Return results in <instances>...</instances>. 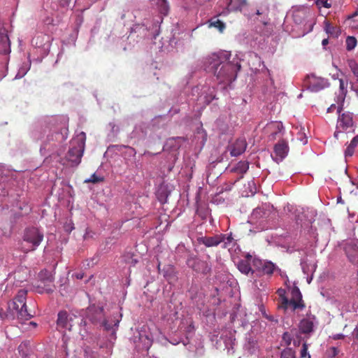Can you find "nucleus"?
Segmentation results:
<instances>
[{"instance_id": "obj_4", "label": "nucleus", "mask_w": 358, "mask_h": 358, "mask_svg": "<svg viewBox=\"0 0 358 358\" xmlns=\"http://www.w3.org/2000/svg\"><path fill=\"white\" fill-rule=\"evenodd\" d=\"M86 317L93 324H99L107 331L113 329V327L108 323V321L105 319V314L102 306H96L95 304L90 305L87 308Z\"/></svg>"}, {"instance_id": "obj_61", "label": "nucleus", "mask_w": 358, "mask_h": 358, "mask_svg": "<svg viewBox=\"0 0 358 358\" xmlns=\"http://www.w3.org/2000/svg\"><path fill=\"white\" fill-rule=\"evenodd\" d=\"M31 324H32V326L36 325V324H35V323H34L33 322H31Z\"/></svg>"}, {"instance_id": "obj_32", "label": "nucleus", "mask_w": 358, "mask_h": 358, "mask_svg": "<svg viewBox=\"0 0 358 358\" xmlns=\"http://www.w3.org/2000/svg\"><path fill=\"white\" fill-rule=\"evenodd\" d=\"M124 261L125 263L131 265V266H135L138 262V260L134 257V255L131 253H127L124 255Z\"/></svg>"}, {"instance_id": "obj_33", "label": "nucleus", "mask_w": 358, "mask_h": 358, "mask_svg": "<svg viewBox=\"0 0 358 358\" xmlns=\"http://www.w3.org/2000/svg\"><path fill=\"white\" fill-rule=\"evenodd\" d=\"M280 358H296L295 352L290 348H287L281 352Z\"/></svg>"}, {"instance_id": "obj_36", "label": "nucleus", "mask_w": 358, "mask_h": 358, "mask_svg": "<svg viewBox=\"0 0 358 358\" xmlns=\"http://www.w3.org/2000/svg\"><path fill=\"white\" fill-rule=\"evenodd\" d=\"M252 259V263H253L254 267L257 270L261 271V267H262L264 266V264H265L266 261H263V260L256 259V258H254Z\"/></svg>"}, {"instance_id": "obj_19", "label": "nucleus", "mask_w": 358, "mask_h": 358, "mask_svg": "<svg viewBox=\"0 0 358 358\" xmlns=\"http://www.w3.org/2000/svg\"><path fill=\"white\" fill-rule=\"evenodd\" d=\"M339 90L340 93L337 96V103H338V106L337 107V113H341L343 110V104L348 92L347 87L343 79L339 80Z\"/></svg>"}, {"instance_id": "obj_48", "label": "nucleus", "mask_w": 358, "mask_h": 358, "mask_svg": "<svg viewBox=\"0 0 358 358\" xmlns=\"http://www.w3.org/2000/svg\"><path fill=\"white\" fill-rule=\"evenodd\" d=\"M336 108L335 104H331L328 108H327V113H331L334 110V109Z\"/></svg>"}, {"instance_id": "obj_21", "label": "nucleus", "mask_w": 358, "mask_h": 358, "mask_svg": "<svg viewBox=\"0 0 358 358\" xmlns=\"http://www.w3.org/2000/svg\"><path fill=\"white\" fill-rule=\"evenodd\" d=\"M247 5V0H229L227 8L229 11H241Z\"/></svg>"}, {"instance_id": "obj_43", "label": "nucleus", "mask_w": 358, "mask_h": 358, "mask_svg": "<svg viewBox=\"0 0 358 358\" xmlns=\"http://www.w3.org/2000/svg\"><path fill=\"white\" fill-rule=\"evenodd\" d=\"M71 0H59V3L61 7L66 8L69 6Z\"/></svg>"}, {"instance_id": "obj_30", "label": "nucleus", "mask_w": 358, "mask_h": 358, "mask_svg": "<svg viewBox=\"0 0 358 358\" xmlns=\"http://www.w3.org/2000/svg\"><path fill=\"white\" fill-rule=\"evenodd\" d=\"M357 39L354 36H348L345 41L346 49L348 51L352 50L357 45Z\"/></svg>"}, {"instance_id": "obj_8", "label": "nucleus", "mask_w": 358, "mask_h": 358, "mask_svg": "<svg viewBox=\"0 0 358 358\" xmlns=\"http://www.w3.org/2000/svg\"><path fill=\"white\" fill-rule=\"evenodd\" d=\"M186 264L197 273H208L211 270L210 266L206 262L199 259L192 254L187 255Z\"/></svg>"}, {"instance_id": "obj_14", "label": "nucleus", "mask_w": 358, "mask_h": 358, "mask_svg": "<svg viewBox=\"0 0 358 358\" xmlns=\"http://www.w3.org/2000/svg\"><path fill=\"white\" fill-rule=\"evenodd\" d=\"M4 24L0 27V53L6 55L10 52V42Z\"/></svg>"}, {"instance_id": "obj_7", "label": "nucleus", "mask_w": 358, "mask_h": 358, "mask_svg": "<svg viewBox=\"0 0 358 358\" xmlns=\"http://www.w3.org/2000/svg\"><path fill=\"white\" fill-rule=\"evenodd\" d=\"M353 126L354 122L352 113L345 112L342 114H339L337 121L336 131L334 132V137L338 138L339 133L348 131V129H352Z\"/></svg>"}, {"instance_id": "obj_10", "label": "nucleus", "mask_w": 358, "mask_h": 358, "mask_svg": "<svg viewBox=\"0 0 358 358\" xmlns=\"http://www.w3.org/2000/svg\"><path fill=\"white\" fill-rule=\"evenodd\" d=\"M38 278L44 285L45 293L50 294L54 292L55 286L53 284L55 276L52 272L46 269L42 270L38 273Z\"/></svg>"}, {"instance_id": "obj_55", "label": "nucleus", "mask_w": 358, "mask_h": 358, "mask_svg": "<svg viewBox=\"0 0 358 358\" xmlns=\"http://www.w3.org/2000/svg\"><path fill=\"white\" fill-rule=\"evenodd\" d=\"M302 141H303V144H304V145H305V144H306V143H307V141H307V138H306V137H305V138H304V139H303V140H302Z\"/></svg>"}, {"instance_id": "obj_1", "label": "nucleus", "mask_w": 358, "mask_h": 358, "mask_svg": "<svg viewBox=\"0 0 358 358\" xmlns=\"http://www.w3.org/2000/svg\"><path fill=\"white\" fill-rule=\"evenodd\" d=\"M231 53L222 50L213 52L204 58L206 69L214 74L220 83H231L236 79L237 73L241 68L238 57L229 60Z\"/></svg>"}, {"instance_id": "obj_46", "label": "nucleus", "mask_w": 358, "mask_h": 358, "mask_svg": "<svg viewBox=\"0 0 358 358\" xmlns=\"http://www.w3.org/2000/svg\"><path fill=\"white\" fill-rule=\"evenodd\" d=\"M353 336L355 339L358 340V327H357L353 331Z\"/></svg>"}, {"instance_id": "obj_31", "label": "nucleus", "mask_w": 358, "mask_h": 358, "mask_svg": "<svg viewBox=\"0 0 358 358\" xmlns=\"http://www.w3.org/2000/svg\"><path fill=\"white\" fill-rule=\"evenodd\" d=\"M104 180L103 177L101 176H97L95 173H93L89 178L85 179L84 182L85 183H93L96 184L100 182H103Z\"/></svg>"}, {"instance_id": "obj_28", "label": "nucleus", "mask_w": 358, "mask_h": 358, "mask_svg": "<svg viewBox=\"0 0 358 358\" xmlns=\"http://www.w3.org/2000/svg\"><path fill=\"white\" fill-rule=\"evenodd\" d=\"M245 348L249 351L250 353H253L257 348V342L251 337L248 338L245 344Z\"/></svg>"}, {"instance_id": "obj_45", "label": "nucleus", "mask_w": 358, "mask_h": 358, "mask_svg": "<svg viewBox=\"0 0 358 358\" xmlns=\"http://www.w3.org/2000/svg\"><path fill=\"white\" fill-rule=\"evenodd\" d=\"M301 268L303 270V272L304 273H306V269H307V264H306V262L304 261H301Z\"/></svg>"}, {"instance_id": "obj_9", "label": "nucleus", "mask_w": 358, "mask_h": 358, "mask_svg": "<svg viewBox=\"0 0 358 358\" xmlns=\"http://www.w3.org/2000/svg\"><path fill=\"white\" fill-rule=\"evenodd\" d=\"M317 324L316 317L311 313H307L306 317L300 321L299 329L300 333L310 335L314 331L315 327Z\"/></svg>"}, {"instance_id": "obj_2", "label": "nucleus", "mask_w": 358, "mask_h": 358, "mask_svg": "<svg viewBox=\"0 0 358 358\" xmlns=\"http://www.w3.org/2000/svg\"><path fill=\"white\" fill-rule=\"evenodd\" d=\"M27 290H19L12 303L9 304V308L16 312L17 319L21 321L29 320L33 317V315L29 313L27 309Z\"/></svg>"}, {"instance_id": "obj_58", "label": "nucleus", "mask_w": 358, "mask_h": 358, "mask_svg": "<svg viewBox=\"0 0 358 358\" xmlns=\"http://www.w3.org/2000/svg\"><path fill=\"white\" fill-rule=\"evenodd\" d=\"M110 125H111V126H112V129H113V130H114V129H115V126L114 124H113V125H112V124H111V123L110 124Z\"/></svg>"}, {"instance_id": "obj_25", "label": "nucleus", "mask_w": 358, "mask_h": 358, "mask_svg": "<svg viewBox=\"0 0 358 358\" xmlns=\"http://www.w3.org/2000/svg\"><path fill=\"white\" fill-rule=\"evenodd\" d=\"M208 23L209 27H215L220 32H222L225 29L224 23L220 20L217 17H212Z\"/></svg>"}, {"instance_id": "obj_47", "label": "nucleus", "mask_w": 358, "mask_h": 358, "mask_svg": "<svg viewBox=\"0 0 358 358\" xmlns=\"http://www.w3.org/2000/svg\"><path fill=\"white\" fill-rule=\"evenodd\" d=\"M176 250L178 252L184 251L185 250V247L184 245H178Z\"/></svg>"}, {"instance_id": "obj_22", "label": "nucleus", "mask_w": 358, "mask_h": 358, "mask_svg": "<svg viewBox=\"0 0 358 358\" xmlns=\"http://www.w3.org/2000/svg\"><path fill=\"white\" fill-rule=\"evenodd\" d=\"M17 350L22 358H28L31 352L30 342L28 341L22 342L18 346Z\"/></svg>"}, {"instance_id": "obj_26", "label": "nucleus", "mask_w": 358, "mask_h": 358, "mask_svg": "<svg viewBox=\"0 0 358 358\" xmlns=\"http://www.w3.org/2000/svg\"><path fill=\"white\" fill-rule=\"evenodd\" d=\"M148 29L147 27L144 24H138L134 25L131 28V33L138 34L142 35V36H148Z\"/></svg>"}, {"instance_id": "obj_16", "label": "nucleus", "mask_w": 358, "mask_h": 358, "mask_svg": "<svg viewBox=\"0 0 358 358\" xmlns=\"http://www.w3.org/2000/svg\"><path fill=\"white\" fill-rule=\"evenodd\" d=\"M249 169V163L246 161H240L236 163L232 167H228L227 170H229L231 173H235L239 175V176L236 179L238 181L243 178V175L247 172Z\"/></svg>"}, {"instance_id": "obj_12", "label": "nucleus", "mask_w": 358, "mask_h": 358, "mask_svg": "<svg viewBox=\"0 0 358 358\" xmlns=\"http://www.w3.org/2000/svg\"><path fill=\"white\" fill-rule=\"evenodd\" d=\"M152 336L151 334L147 333L145 330L138 332V341L136 342V347L138 351H148L152 344Z\"/></svg>"}, {"instance_id": "obj_52", "label": "nucleus", "mask_w": 358, "mask_h": 358, "mask_svg": "<svg viewBox=\"0 0 358 358\" xmlns=\"http://www.w3.org/2000/svg\"><path fill=\"white\" fill-rule=\"evenodd\" d=\"M83 275H84L83 273H81L76 274V277L78 279H83Z\"/></svg>"}, {"instance_id": "obj_57", "label": "nucleus", "mask_w": 358, "mask_h": 358, "mask_svg": "<svg viewBox=\"0 0 358 358\" xmlns=\"http://www.w3.org/2000/svg\"><path fill=\"white\" fill-rule=\"evenodd\" d=\"M256 13H257V15H261L262 14V13L259 10H257Z\"/></svg>"}, {"instance_id": "obj_38", "label": "nucleus", "mask_w": 358, "mask_h": 358, "mask_svg": "<svg viewBox=\"0 0 358 358\" xmlns=\"http://www.w3.org/2000/svg\"><path fill=\"white\" fill-rule=\"evenodd\" d=\"M327 353L329 357L333 358L338 355V350L336 347H331L327 350Z\"/></svg>"}, {"instance_id": "obj_62", "label": "nucleus", "mask_w": 358, "mask_h": 358, "mask_svg": "<svg viewBox=\"0 0 358 358\" xmlns=\"http://www.w3.org/2000/svg\"><path fill=\"white\" fill-rule=\"evenodd\" d=\"M163 1H164L165 0H162Z\"/></svg>"}, {"instance_id": "obj_40", "label": "nucleus", "mask_w": 358, "mask_h": 358, "mask_svg": "<svg viewBox=\"0 0 358 358\" xmlns=\"http://www.w3.org/2000/svg\"><path fill=\"white\" fill-rule=\"evenodd\" d=\"M282 340L287 345H289L291 344L292 338L291 335L288 332H285L282 335Z\"/></svg>"}, {"instance_id": "obj_18", "label": "nucleus", "mask_w": 358, "mask_h": 358, "mask_svg": "<svg viewBox=\"0 0 358 358\" xmlns=\"http://www.w3.org/2000/svg\"><path fill=\"white\" fill-rule=\"evenodd\" d=\"M282 306L285 309L292 308V310L296 309H303L305 307L303 301H298L297 299H291L289 300L286 297L282 298Z\"/></svg>"}, {"instance_id": "obj_51", "label": "nucleus", "mask_w": 358, "mask_h": 358, "mask_svg": "<svg viewBox=\"0 0 358 358\" xmlns=\"http://www.w3.org/2000/svg\"><path fill=\"white\" fill-rule=\"evenodd\" d=\"M38 292L40 293V294H43L44 292H45V289H44V285L43 287H38Z\"/></svg>"}, {"instance_id": "obj_34", "label": "nucleus", "mask_w": 358, "mask_h": 358, "mask_svg": "<svg viewBox=\"0 0 358 358\" xmlns=\"http://www.w3.org/2000/svg\"><path fill=\"white\" fill-rule=\"evenodd\" d=\"M292 299H297L298 301H303L302 294L299 290V288L294 286L292 289Z\"/></svg>"}, {"instance_id": "obj_6", "label": "nucleus", "mask_w": 358, "mask_h": 358, "mask_svg": "<svg viewBox=\"0 0 358 358\" xmlns=\"http://www.w3.org/2000/svg\"><path fill=\"white\" fill-rule=\"evenodd\" d=\"M304 86L310 92H317L329 86L327 79L316 77L314 74L308 75L303 81Z\"/></svg>"}, {"instance_id": "obj_35", "label": "nucleus", "mask_w": 358, "mask_h": 358, "mask_svg": "<svg viewBox=\"0 0 358 358\" xmlns=\"http://www.w3.org/2000/svg\"><path fill=\"white\" fill-rule=\"evenodd\" d=\"M300 357L301 358H310V355L308 352V345L307 343H304L302 345L301 352H300Z\"/></svg>"}, {"instance_id": "obj_29", "label": "nucleus", "mask_w": 358, "mask_h": 358, "mask_svg": "<svg viewBox=\"0 0 358 358\" xmlns=\"http://www.w3.org/2000/svg\"><path fill=\"white\" fill-rule=\"evenodd\" d=\"M220 235L224 236L222 237V243H224V248H228L232 245L234 242V238L232 237L231 233H230L229 234H220Z\"/></svg>"}, {"instance_id": "obj_15", "label": "nucleus", "mask_w": 358, "mask_h": 358, "mask_svg": "<svg viewBox=\"0 0 358 358\" xmlns=\"http://www.w3.org/2000/svg\"><path fill=\"white\" fill-rule=\"evenodd\" d=\"M246 148V141L243 138H239L237 139L231 145L229 146L228 150L232 157H238L245 151Z\"/></svg>"}, {"instance_id": "obj_42", "label": "nucleus", "mask_w": 358, "mask_h": 358, "mask_svg": "<svg viewBox=\"0 0 358 358\" xmlns=\"http://www.w3.org/2000/svg\"><path fill=\"white\" fill-rule=\"evenodd\" d=\"M238 182V180H235L234 182H231L230 184H226L224 187H222V189L220 191V192H222L223 191H230L233 187V185Z\"/></svg>"}, {"instance_id": "obj_44", "label": "nucleus", "mask_w": 358, "mask_h": 358, "mask_svg": "<svg viewBox=\"0 0 358 358\" xmlns=\"http://www.w3.org/2000/svg\"><path fill=\"white\" fill-rule=\"evenodd\" d=\"M345 338V335L343 334H336L332 336V338L334 340H339V339H343Z\"/></svg>"}, {"instance_id": "obj_20", "label": "nucleus", "mask_w": 358, "mask_h": 358, "mask_svg": "<svg viewBox=\"0 0 358 358\" xmlns=\"http://www.w3.org/2000/svg\"><path fill=\"white\" fill-rule=\"evenodd\" d=\"M252 255L248 254L246 255L245 260H241L240 262H238V268L242 273L248 275L250 271H252V273L254 272V271L252 270L250 264V262L252 260Z\"/></svg>"}, {"instance_id": "obj_56", "label": "nucleus", "mask_w": 358, "mask_h": 358, "mask_svg": "<svg viewBox=\"0 0 358 358\" xmlns=\"http://www.w3.org/2000/svg\"><path fill=\"white\" fill-rule=\"evenodd\" d=\"M118 323H119V320H117L115 322V323L114 326L117 327V326H118Z\"/></svg>"}, {"instance_id": "obj_23", "label": "nucleus", "mask_w": 358, "mask_h": 358, "mask_svg": "<svg viewBox=\"0 0 358 358\" xmlns=\"http://www.w3.org/2000/svg\"><path fill=\"white\" fill-rule=\"evenodd\" d=\"M358 145V135L355 136L345 150V157H352L355 152V148Z\"/></svg>"}, {"instance_id": "obj_60", "label": "nucleus", "mask_w": 358, "mask_h": 358, "mask_svg": "<svg viewBox=\"0 0 358 358\" xmlns=\"http://www.w3.org/2000/svg\"><path fill=\"white\" fill-rule=\"evenodd\" d=\"M31 324H32V326L36 325V324H35V323H34L33 322H31Z\"/></svg>"}, {"instance_id": "obj_49", "label": "nucleus", "mask_w": 358, "mask_h": 358, "mask_svg": "<svg viewBox=\"0 0 358 358\" xmlns=\"http://www.w3.org/2000/svg\"><path fill=\"white\" fill-rule=\"evenodd\" d=\"M143 155L145 156L152 157V156L155 155L156 154L152 153V152H150L149 151H145Z\"/></svg>"}, {"instance_id": "obj_54", "label": "nucleus", "mask_w": 358, "mask_h": 358, "mask_svg": "<svg viewBox=\"0 0 358 358\" xmlns=\"http://www.w3.org/2000/svg\"><path fill=\"white\" fill-rule=\"evenodd\" d=\"M259 212H260V209H258V208H257V209H255V210H254V214L259 213Z\"/></svg>"}, {"instance_id": "obj_11", "label": "nucleus", "mask_w": 358, "mask_h": 358, "mask_svg": "<svg viewBox=\"0 0 358 358\" xmlns=\"http://www.w3.org/2000/svg\"><path fill=\"white\" fill-rule=\"evenodd\" d=\"M288 152L289 146L287 141L282 140L275 145L271 157L275 162L279 163L287 157Z\"/></svg>"}, {"instance_id": "obj_37", "label": "nucleus", "mask_w": 358, "mask_h": 358, "mask_svg": "<svg viewBox=\"0 0 358 358\" xmlns=\"http://www.w3.org/2000/svg\"><path fill=\"white\" fill-rule=\"evenodd\" d=\"M349 66L351 69L353 74L358 77V64L355 61L351 60L349 62Z\"/></svg>"}, {"instance_id": "obj_27", "label": "nucleus", "mask_w": 358, "mask_h": 358, "mask_svg": "<svg viewBox=\"0 0 358 358\" xmlns=\"http://www.w3.org/2000/svg\"><path fill=\"white\" fill-rule=\"evenodd\" d=\"M275 269V265L271 262H266L264 266L261 267V272L264 274L271 275Z\"/></svg>"}, {"instance_id": "obj_41", "label": "nucleus", "mask_w": 358, "mask_h": 358, "mask_svg": "<svg viewBox=\"0 0 358 358\" xmlns=\"http://www.w3.org/2000/svg\"><path fill=\"white\" fill-rule=\"evenodd\" d=\"M335 28L331 26L329 22H325L324 30L328 34H332Z\"/></svg>"}, {"instance_id": "obj_24", "label": "nucleus", "mask_w": 358, "mask_h": 358, "mask_svg": "<svg viewBox=\"0 0 358 358\" xmlns=\"http://www.w3.org/2000/svg\"><path fill=\"white\" fill-rule=\"evenodd\" d=\"M269 129L273 130V131L270 134L269 138L271 140L275 139V137L278 133H280L283 129V125L281 122H273L268 126Z\"/></svg>"}, {"instance_id": "obj_13", "label": "nucleus", "mask_w": 358, "mask_h": 358, "mask_svg": "<svg viewBox=\"0 0 358 358\" xmlns=\"http://www.w3.org/2000/svg\"><path fill=\"white\" fill-rule=\"evenodd\" d=\"M75 316L69 314L66 310H62L58 313L57 325L59 328L71 330L72 327L71 322Z\"/></svg>"}, {"instance_id": "obj_59", "label": "nucleus", "mask_w": 358, "mask_h": 358, "mask_svg": "<svg viewBox=\"0 0 358 358\" xmlns=\"http://www.w3.org/2000/svg\"><path fill=\"white\" fill-rule=\"evenodd\" d=\"M171 343H173V345H176L177 343H178V342H176V341H173L171 342Z\"/></svg>"}, {"instance_id": "obj_50", "label": "nucleus", "mask_w": 358, "mask_h": 358, "mask_svg": "<svg viewBox=\"0 0 358 358\" xmlns=\"http://www.w3.org/2000/svg\"><path fill=\"white\" fill-rule=\"evenodd\" d=\"M329 43V40L328 38H324L322 40V45L325 47L327 44Z\"/></svg>"}, {"instance_id": "obj_63", "label": "nucleus", "mask_w": 358, "mask_h": 358, "mask_svg": "<svg viewBox=\"0 0 358 358\" xmlns=\"http://www.w3.org/2000/svg\"><path fill=\"white\" fill-rule=\"evenodd\" d=\"M357 82H358V79H357Z\"/></svg>"}, {"instance_id": "obj_39", "label": "nucleus", "mask_w": 358, "mask_h": 358, "mask_svg": "<svg viewBox=\"0 0 358 358\" xmlns=\"http://www.w3.org/2000/svg\"><path fill=\"white\" fill-rule=\"evenodd\" d=\"M329 0H317L316 4L319 7H324L329 8L331 6V4L328 2Z\"/></svg>"}, {"instance_id": "obj_3", "label": "nucleus", "mask_w": 358, "mask_h": 358, "mask_svg": "<svg viewBox=\"0 0 358 358\" xmlns=\"http://www.w3.org/2000/svg\"><path fill=\"white\" fill-rule=\"evenodd\" d=\"M85 139V134L81 132L80 134L79 141L72 142V144L76 145L70 148L66 155V159L71 166H77L80 163L84 151Z\"/></svg>"}, {"instance_id": "obj_17", "label": "nucleus", "mask_w": 358, "mask_h": 358, "mask_svg": "<svg viewBox=\"0 0 358 358\" xmlns=\"http://www.w3.org/2000/svg\"><path fill=\"white\" fill-rule=\"evenodd\" d=\"M222 235L216 234L213 236H202L198 238V242L206 247H215L222 243Z\"/></svg>"}, {"instance_id": "obj_53", "label": "nucleus", "mask_w": 358, "mask_h": 358, "mask_svg": "<svg viewBox=\"0 0 358 358\" xmlns=\"http://www.w3.org/2000/svg\"><path fill=\"white\" fill-rule=\"evenodd\" d=\"M46 148V145L43 143L41 148V151H42L43 149L45 150Z\"/></svg>"}, {"instance_id": "obj_5", "label": "nucleus", "mask_w": 358, "mask_h": 358, "mask_svg": "<svg viewBox=\"0 0 358 358\" xmlns=\"http://www.w3.org/2000/svg\"><path fill=\"white\" fill-rule=\"evenodd\" d=\"M43 239V232L36 227L26 229L23 236V240L31 245L29 251H34L41 244Z\"/></svg>"}]
</instances>
